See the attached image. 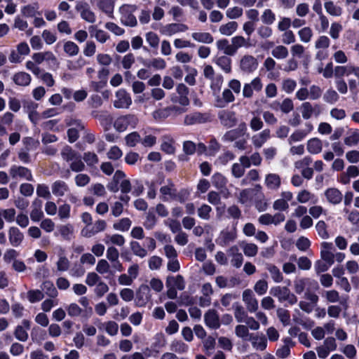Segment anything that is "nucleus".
<instances>
[{
    "instance_id": "1",
    "label": "nucleus",
    "mask_w": 359,
    "mask_h": 359,
    "mask_svg": "<svg viewBox=\"0 0 359 359\" xmlns=\"http://www.w3.org/2000/svg\"><path fill=\"white\" fill-rule=\"evenodd\" d=\"M151 299L150 288L146 284H142L136 290L135 303L137 307H144Z\"/></svg>"
},
{
    "instance_id": "2",
    "label": "nucleus",
    "mask_w": 359,
    "mask_h": 359,
    "mask_svg": "<svg viewBox=\"0 0 359 359\" xmlns=\"http://www.w3.org/2000/svg\"><path fill=\"white\" fill-rule=\"evenodd\" d=\"M135 9V6L123 5L120 8L122 16L121 22L126 26L131 27H135L137 24L136 17L132 13V11Z\"/></svg>"
},
{
    "instance_id": "3",
    "label": "nucleus",
    "mask_w": 359,
    "mask_h": 359,
    "mask_svg": "<svg viewBox=\"0 0 359 359\" xmlns=\"http://www.w3.org/2000/svg\"><path fill=\"white\" fill-rule=\"evenodd\" d=\"M117 100L114 102V106L117 109H128L132 104L130 95L124 88H121L116 92Z\"/></svg>"
},
{
    "instance_id": "4",
    "label": "nucleus",
    "mask_w": 359,
    "mask_h": 359,
    "mask_svg": "<svg viewBox=\"0 0 359 359\" xmlns=\"http://www.w3.org/2000/svg\"><path fill=\"white\" fill-rule=\"evenodd\" d=\"M212 121L211 114L208 112L196 111L186 116L184 123L187 125L205 123Z\"/></svg>"
},
{
    "instance_id": "5",
    "label": "nucleus",
    "mask_w": 359,
    "mask_h": 359,
    "mask_svg": "<svg viewBox=\"0 0 359 359\" xmlns=\"http://www.w3.org/2000/svg\"><path fill=\"white\" fill-rule=\"evenodd\" d=\"M67 126H75L74 128H71L67 130L68 141L70 143L75 142L79 137V131L84 129V126L81 121L77 119H72L67 122Z\"/></svg>"
},
{
    "instance_id": "6",
    "label": "nucleus",
    "mask_w": 359,
    "mask_h": 359,
    "mask_svg": "<svg viewBox=\"0 0 359 359\" xmlns=\"http://www.w3.org/2000/svg\"><path fill=\"white\" fill-rule=\"evenodd\" d=\"M221 123L226 128H232L237 124L238 119L236 112L229 110H222L218 114Z\"/></svg>"
},
{
    "instance_id": "7",
    "label": "nucleus",
    "mask_w": 359,
    "mask_h": 359,
    "mask_svg": "<svg viewBox=\"0 0 359 359\" xmlns=\"http://www.w3.org/2000/svg\"><path fill=\"white\" fill-rule=\"evenodd\" d=\"M137 118L134 115L128 114L118 117L114 123V127L118 132L125 131L128 127L132 124L135 123Z\"/></svg>"
},
{
    "instance_id": "8",
    "label": "nucleus",
    "mask_w": 359,
    "mask_h": 359,
    "mask_svg": "<svg viewBox=\"0 0 359 359\" xmlns=\"http://www.w3.org/2000/svg\"><path fill=\"white\" fill-rule=\"evenodd\" d=\"M9 173L13 179L20 177L28 181H33L31 170L24 166L13 165L9 170Z\"/></svg>"
},
{
    "instance_id": "9",
    "label": "nucleus",
    "mask_w": 359,
    "mask_h": 359,
    "mask_svg": "<svg viewBox=\"0 0 359 359\" xmlns=\"http://www.w3.org/2000/svg\"><path fill=\"white\" fill-rule=\"evenodd\" d=\"M258 62L257 59L249 55H244L240 62L241 69L246 73H252L257 69Z\"/></svg>"
},
{
    "instance_id": "10",
    "label": "nucleus",
    "mask_w": 359,
    "mask_h": 359,
    "mask_svg": "<svg viewBox=\"0 0 359 359\" xmlns=\"http://www.w3.org/2000/svg\"><path fill=\"white\" fill-rule=\"evenodd\" d=\"M204 321L207 327L217 330L221 325L219 315L215 309L208 310L204 315Z\"/></svg>"
},
{
    "instance_id": "11",
    "label": "nucleus",
    "mask_w": 359,
    "mask_h": 359,
    "mask_svg": "<svg viewBox=\"0 0 359 359\" xmlns=\"http://www.w3.org/2000/svg\"><path fill=\"white\" fill-rule=\"evenodd\" d=\"M76 10L81 12V17L84 20L93 23L96 18L95 13L90 10L88 4L86 2L78 3L76 6Z\"/></svg>"
},
{
    "instance_id": "12",
    "label": "nucleus",
    "mask_w": 359,
    "mask_h": 359,
    "mask_svg": "<svg viewBox=\"0 0 359 359\" xmlns=\"http://www.w3.org/2000/svg\"><path fill=\"white\" fill-rule=\"evenodd\" d=\"M243 300L246 304L248 310L251 312H255L258 309V302L255 298L252 292L250 290H245L243 293Z\"/></svg>"
},
{
    "instance_id": "13",
    "label": "nucleus",
    "mask_w": 359,
    "mask_h": 359,
    "mask_svg": "<svg viewBox=\"0 0 359 359\" xmlns=\"http://www.w3.org/2000/svg\"><path fill=\"white\" fill-rule=\"evenodd\" d=\"M325 196L329 203L333 205L339 204L343 199L342 193L337 188H328L325 191Z\"/></svg>"
},
{
    "instance_id": "14",
    "label": "nucleus",
    "mask_w": 359,
    "mask_h": 359,
    "mask_svg": "<svg viewBox=\"0 0 359 359\" xmlns=\"http://www.w3.org/2000/svg\"><path fill=\"white\" fill-rule=\"evenodd\" d=\"M8 237L11 244L14 247H18L21 244L24 235L18 227L12 226L9 229Z\"/></svg>"
},
{
    "instance_id": "15",
    "label": "nucleus",
    "mask_w": 359,
    "mask_h": 359,
    "mask_svg": "<svg viewBox=\"0 0 359 359\" xmlns=\"http://www.w3.org/2000/svg\"><path fill=\"white\" fill-rule=\"evenodd\" d=\"M321 246L323 249L320 252L321 258L325 261L329 266H331L334 262V255L329 250L332 248V243L323 242Z\"/></svg>"
},
{
    "instance_id": "16",
    "label": "nucleus",
    "mask_w": 359,
    "mask_h": 359,
    "mask_svg": "<svg viewBox=\"0 0 359 359\" xmlns=\"http://www.w3.org/2000/svg\"><path fill=\"white\" fill-rule=\"evenodd\" d=\"M236 238V232L222 230L220 232L219 237L216 240V243L217 245L224 247L228 245L230 242L233 241Z\"/></svg>"
},
{
    "instance_id": "17",
    "label": "nucleus",
    "mask_w": 359,
    "mask_h": 359,
    "mask_svg": "<svg viewBox=\"0 0 359 359\" xmlns=\"http://www.w3.org/2000/svg\"><path fill=\"white\" fill-rule=\"evenodd\" d=\"M166 287H174L179 290H182L185 287L184 280L182 275L178 274L177 276H169L167 277L165 282Z\"/></svg>"
},
{
    "instance_id": "18",
    "label": "nucleus",
    "mask_w": 359,
    "mask_h": 359,
    "mask_svg": "<svg viewBox=\"0 0 359 359\" xmlns=\"http://www.w3.org/2000/svg\"><path fill=\"white\" fill-rule=\"evenodd\" d=\"M235 100V97L231 90L229 88H225L222 93V98L217 97L216 99V107H224L226 104L232 102Z\"/></svg>"
},
{
    "instance_id": "19",
    "label": "nucleus",
    "mask_w": 359,
    "mask_h": 359,
    "mask_svg": "<svg viewBox=\"0 0 359 359\" xmlns=\"http://www.w3.org/2000/svg\"><path fill=\"white\" fill-rule=\"evenodd\" d=\"M306 149L310 154H318L323 149L322 141L318 137L311 138L307 142Z\"/></svg>"
},
{
    "instance_id": "20",
    "label": "nucleus",
    "mask_w": 359,
    "mask_h": 359,
    "mask_svg": "<svg viewBox=\"0 0 359 359\" xmlns=\"http://www.w3.org/2000/svg\"><path fill=\"white\" fill-rule=\"evenodd\" d=\"M13 81L18 86H27L30 83L32 78L28 73L20 72L13 75Z\"/></svg>"
},
{
    "instance_id": "21",
    "label": "nucleus",
    "mask_w": 359,
    "mask_h": 359,
    "mask_svg": "<svg viewBox=\"0 0 359 359\" xmlns=\"http://www.w3.org/2000/svg\"><path fill=\"white\" fill-rule=\"evenodd\" d=\"M188 29V26L183 23H170L165 26V32L170 36L177 32H186Z\"/></svg>"
},
{
    "instance_id": "22",
    "label": "nucleus",
    "mask_w": 359,
    "mask_h": 359,
    "mask_svg": "<svg viewBox=\"0 0 359 359\" xmlns=\"http://www.w3.org/2000/svg\"><path fill=\"white\" fill-rule=\"evenodd\" d=\"M68 191L69 187L64 181H55L52 185V192L56 196H63Z\"/></svg>"
},
{
    "instance_id": "23",
    "label": "nucleus",
    "mask_w": 359,
    "mask_h": 359,
    "mask_svg": "<svg viewBox=\"0 0 359 359\" xmlns=\"http://www.w3.org/2000/svg\"><path fill=\"white\" fill-rule=\"evenodd\" d=\"M236 334L244 340L257 339V337H254L252 334L249 333L248 327L245 325H238L235 329Z\"/></svg>"
},
{
    "instance_id": "24",
    "label": "nucleus",
    "mask_w": 359,
    "mask_h": 359,
    "mask_svg": "<svg viewBox=\"0 0 359 359\" xmlns=\"http://www.w3.org/2000/svg\"><path fill=\"white\" fill-rule=\"evenodd\" d=\"M97 7L109 16L114 12V1L113 0H99Z\"/></svg>"
},
{
    "instance_id": "25",
    "label": "nucleus",
    "mask_w": 359,
    "mask_h": 359,
    "mask_svg": "<svg viewBox=\"0 0 359 359\" xmlns=\"http://www.w3.org/2000/svg\"><path fill=\"white\" fill-rule=\"evenodd\" d=\"M289 290V288L287 287H280L275 286L271 288L269 293L275 297H278V300L280 302H285V298L286 297L287 293Z\"/></svg>"
},
{
    "instance_id": "26",
    "label": "nucleus",
    "mask_w": 359,
    "mask_h": 359,
    "mask_svg": "<svg viewBox=\"0 0 359 359\" xmlns=\"http://www.w3.org/2000/svg\"><path fill=\"white\" fill-rule=\"evenodd\" d=\"M231 46L232 51L235 55L237 52V50L242 47H249L250 44L245 40V39L242 36H236L231 39Z\"/></svg>"
},
{
    "instance_id": "27",
    "label": "nucleus",
    "mask_w": 359,
    "mask_h": 359,
    "mask_svg": "<svg viewBox=\"0 0 359 359\" xmlns=\"http://www.w3.org/2000/svg\"><path fill=\"white\" fill-rule=\"evenodd\" d=\"M191 36L195 41L205 43H211L214 41L213 36L208 32H194Z\"/></svg>"
},
{
    "instance_id": "28",
    "label": "nucleus",
    "mask_w": 359,
    "mask_h": 359,
    "mask_svg": "<svg viewBox=\"0 0 359 359\" xmlns=\"http://www.w3.org/2000/svg\"><path fill=\"white\" fill-rule=\"evenodd\" d=\"M57 231L63 239L70 241L71 236L74 233V227L70 224L60 225L57 226Z\"/></svg>"
},
{
    "instance_id": "29",
    "label": "nucleus",
    "mask_w": 359,
    "mask_h": 359,
    "mask_svg": "<svg viewBox=\"0 0 359 359\" xmlns=\"http://www.w3.org/2000/svg\"><path fill=\"white\" fill-rule=\"evenodd\" d=\"M238 28V23L236 21H231L226 24L222 25L219 27V32L222 34L231 36Z\"/></svg>"
},
{
    "instance_id": "30",
    "label": "nucleus",
    "mask_w": 359,
    "mask_h": 359,
    "mask_svg": "<svg viewBox=\"0 0 359 359\" xmlns=\"http://www.w3.org/2000/svg\"><path fill=\"white\" fill-rule=\"evenodd\" d=\"M42 290L45 291L46 294L51 297L55 298L57 296V290H56L54 284L50 280H45L41 285Z\"/></svg>"
},
{
    "instance_id": "31",
    "label": "nucleus",
    "mask_w": 359,
    "mask_h": 359,
    "mask_svg": "<svg viewBox=\"0 0 359 359\" xmlns=\"http://www.w3.org/2000/svg\"><path fill=\"white\" fill-rule=\"evenodd\" d=\"M270 130L269 129L264 130L259 133L258 137L254 136L252 138L253 144L256 148L261 147L263 144L269 137Z\"/></svg>"
},
{
    "instance_id": "32",
    "label": "nucleus",
    "mask_w": 359,
    "mask_h": 359,
    "mask_svg": "<svg viewBox=\"0 0 359 359\" xmlns=\"http://www.w3.org/2000/svg\"><path fill=\"white\" fill-rule=\"evenodd\" d=\"M265 183L269 189H277L280 185V178L276 174H269L266 177Z\"/></svg>"
},
{
    "instance_id": "33",
    "label": "nucleus",
    "mask_w": 359,
    "mask_h": 359,
    "mask_svg": "<svg viewBox=\"0 0 359 359\" xmlns=\"http://www.w3.org/2000/svg\"><path fill=\"white\" fill-rule=\"evenodd\" d=\"M216 64L226 73L231 72V59L227 56H221L217 60Z\"/></svg>"
},
{
    "instance_id": "34",
    "label": "nucleus",
    "mask_w": 359,
    "mask_h": 359,
    "mask_svg": "<svg viewBox=\"0 0 359 359\" xmlns=\"http://www.w3.org/2000/svg\"><path fill=\"white\" fill-rule=\"evenodd\" d=\"M93 115L99 120L100 125L104 128V130L110 129L113 123V118L109 114H100L97 116L94 115V112L93 113Z\"/></svg>"
},
{
    "instance_id": "35",
    "label": "nucleus",
    "mask_w": 359,
    "mask_h": 359,
    "mask_svg": "<svg viewBox=\"0 0 359 359\" xmlns=\"http://www.w3.org/2000/svg\"><path fill=\"white\" fill-rule=\"evenodd\" d=\"M266 269L270 272L274 282L280 283L283 281V274L276 265L269 264L266 266Z\"/></svg>"
},
{
    "instance_id": "36",
    "label": "nucleus",
    "mask_w": 359,
    "mask_h": 359,
    "mask_svg": "<svg viewBox=\"0 0 359 359\" xmlns=\"http://www.w3.org/2000/svg\"><path fill=\"white\" fill-rule=\"evenodd\" d=\"M326 11L331 15L339 16L341 15L342 9L341 7L336 6L333 1H327L324 4Z\"/></svg>"
},
{
    "instance_id": "37",
    "label": "nucleus",
    "mask_w": 359,
    "mask_h": 359,
    "mask_svg": "<svg viewBox=\"0 0 359 359\" xmlns=\"http://www.w3.org/2000/svg\"><path fill=\"white\" fill-rule=\"evenodd\" d=\"M212 182L216 188L222 189L226 187L227 180L221 173L216 172L212 177Z\"/></svg>"
},
{
    "instance_id": "38",
    "label": "nucleus",
    "mask_w": 359,
    "mask_h": 359,
    "mask_svg": "<svg viewBox=\"0 0 359 359\" xmlns=\"http://www.w3.org/2000/svg\"><path fill=\"white\" fill-rule=\"evenodd\" d=\"M142 63L148 67L151 65L156 69H163L166 67V62L164 59L161 57L154 58L151 64L148 63L147 60H143Z\"/></svg>"
},
{
    "instance_id": "39",
    "label": "nucleus",
    "mask_w": 359,
    "mask_h": 359,
    "mask_svg": "<svg viewBox=\"0 0 359 359\" xmlns=\"http://www.w3.org/2000/svg\"><path fill=\"white\" fill-rule=\"evenodd\" d=\"M217 46L219 50H224V53L227 55H233L232 51V46L229 45V41L226 39H219L217 41Z\"/></svg>"
},
{
    "instance_id": "40",
    "label": "nucleus",
    "mask_w": 359,
    "mask_h": 359,
    "mask_svg": "<svg viewBox=\"0 0 359 359\" xmlns=\"http://www.w3.org/2000/svg\"><path fill=\"white\" fill-rule=\"evenodd\" d=\"M39 8V4L37 2L33 4H29L22 8V14L27 18L34 17L36 14V10Z\"/></svg>"
},
{
    "instance_id": "41",
    "label": "nucleus",
    "mask_w": 359,
    "mask_h": 359,
    "mask_svg": "<svg viewBox=\"0 0 359 359\" xmlns=\"http://www.w3.org/2000/svg\"><path fill=\"white\" fill-rule=\"evenodd\" d=\"M64 51L69 56H74L79 53V48L74 42L68 41L64 44Z\"/></svg>"
},
{
    "instance_id": "42",
    "label": "nucleus",
    "mask_w": 359,
    "mask_h": 359,
    "mask_svg": "<svg viewBox=\"0 0 359 359\" xmlns=\"http://www.w3.org/2000/svg\"><path fill=\"white\" fill-rule=\"evenodd\" d=\"M125 140L127 146L133 147L140 142L141 137L137 132H132L125 137Z\"/></svg>"
},
{
    "instance_id": "43",
    "label": "nucleus",
    "mask_w": 359,
    "mask_h": 359,
    "mask_svg": "<svg viewBox=\"0 0 359 359\" xmlns=\"http://www.w3.org/2000/svg\"><path fill=\"white\" fill-rule=\"evenodd\" d=\"M131 224V220L128 217H125L120 219L118 222L114 223L113 227L116 230L127 231L130 229Z\"/></svg>"
},
{
    "instance_id": "44",
    "label": "nucleus",
    "mask_w": 359,
    "mask_h": 359,
    "mask_svg": "<svg viewBox=\"0 0 359 359\" xmlns=\"http://www.w3.org/2000/svg\"><path fill=\"white\" fill-rule=\"evenodd\" d=\"M166 340L163 333H157L154 337V341L151 344L153 350H157L165 346ZM158 352V351H156Z\"/></svg>"
},
{
    "instance_id": "45",
    "label": "nucleus",
    "mask_w": 359,
    "mask_h": 359,
    "mask_svg": "<svg viewBox=\"0 0 359 359\" xmlns=\"http://www.w3.org/2000/svg\"><path fill=\"white\" fill-rule=\"evenodd\" d=\"M195 302L194 297H191L187 292H183L180 294L178 304L180 306H191L194 304Z\"/></svg>"
},
{
    "instance_id": "46",
    "label": "nucleus",
    "mask_w": 359,
    "mask_h": 359,
    "mask_svg": "<svg viewBox=\"0 0 359 359\" xmlns=\"http://www.w3.org/2000/svg\"><path fill=\"white\" fill-rule=\"evenodd\" d=\"M130 248H131L133 252L136 256H138V257L142 258L147 255V250L144 248H142V246L137 241H133L130 242Z\"/></svg>"
},
{
    "instance_id": "47",
    "label": "nucleus",
    "mask_w": 359,
    "mask_h": 359,
    "mask_svg": "<svg viewBox=\"0 0 359 359\" xmlns=\"http://www.w3.org/2000/svg\"><path fill=\"white\" fill-rule=\"evenodd\" d=\"M31 337L33 341H40L46 338V332L39 327H34L32 330Z\"/></svg>"
},
{
    "instance_id": "48",
    "label": "nucleus",
    "mask_w": 359,
    "mask_h": 359,
    "mask_svg": "<svg viewBox=\"0 0 359 359\" xmlns=\"http://www.w3.org/2000/svg\"><path fill=\"white\" fill-rule=\"evenodd\" d=\"M44 297L43 292L39 290H30L27 292V298L31 303L38 302Z\"/></svg>"
},
{
    "instance_id": "49",
    "label": "nucleus",
    "mask_w": 359,
    "mask_h": 359,
    "mask_svg": "<svg viewBox=\"0 0 359 359\" xmlns=\"http://www.w3.org/2000/svg\"><path fill=\"white\" fill-rule=\"evenodd\" d=\"M189 346L182 341L174 340L171 344V350L179 353H183L187 352Z\"/></svg>"
},
{
    "instance_id": "50",
    "label": "nucleus",
    "mask_w": 359,
    "mask_h": 359,
    "mask_svg": "<svg viewBox=\"0 0 359 359\" xmlns=\"http://www.w3.org/2000/svg\"><path fill=\"white\" fill-rule=\"evenodd\" d=\"M61 154L62 158L65 159L67 161H70L74 159H76L79 155L75 151H74L69 146H66L62 151Z\"/></svg>"
},
{
    "instance_id": "51",
    "label": "nucleus",
    "mask_w": 359,
    "mask_h": 359,
    "mask_svg": "<svg viewBox=\"0 0 359 359\" xmlns=\"http://www.w3.org/2000/svg\"><path fill=\"white\" fill-rule=\"evenodd\" d=\"M316 229L320 238L323 239H327L329 238V233L327 231V224L325 221H318L316 225Z\"/></svg>"
},
{
    "instance_id": "52",
    "label": "nucleus",
    "mask_w": 359,
    "mask_h": 359,
    "mask_svg": "<svg viewBox=\"0 0 359 359\" xmlns=\"http://www.w3.org/2000/svg\"><path fill=\"white\" fill-rule=\"evenodd\" d=\"M272 55L277 59H283L288 55V50L283 46H278L272 50Z\"/></svg>"
},
{
    "instance_id": "53",
    "label": "nucleus",
    "mask_w": 359,
    "mask_h": 359,
    "mask_svg": "<svg viewBox=\"0 0 359 359\" xmlns=\"http://www.w3.org/2000/svg\"><path fill=\"white\" fill-rule=\"evenodd\" d=\"M339 97L337 93L332 88L328 89L323 96L324 100L330 104L336 102L339 100Z\"/></svg>"
},
{
    "instance_id": "54",
    "label": "nucleus",
    "mask_w": 359,
    "mask_h": 359,
    "mask_svg": "<svg viewBox=\"0 0 359 359\" xmlns=\"http://www.w3.org/2000/svg\"><path fill=\"white\" fill-rule=\"evenodd\" d=\"M22 142L27 151L36 149L40 144V142L38 140H34L32 137H24Z\"/></svg>"
},
{
    "instance_id": "55",
    "label": "nucleus",
    "mask_w": 359,
    "mask_h": 359,
    "mask_svg": "<svg viewBox=\"0 0 359 359\" xmlns=\"http://www.w3.org/2000/svg\"><path fill=\"white\" fill-rule=\"evenodd\" d=\"M255 208L259 212H264L268 208V203L264 200V195L263 193H261V196H258L255 201Z\"/></svg>"
},
{
    "instance_id": "56",
    "label": "nucleus",
    "mask_w": 359,
    "mask_h": 359,
    "mask_svg": "<svg viewBox=\"0 0 359 359\" xmlns=\"http://www.w3.org/2000/svg\"><path fill=\"white\" fill-rule=\"evenodd\" d=\"M57 119L49 120L43 122L41 125V127L43 130H51L54 132H60V128H59V126H57Z\"/></svg>"
},
{
    "instance_id": "57",
    "label": "nucleus",
    "mask_w": 359,
    "mask_h": 359,
    "mask_svg": "<svg viewBox=\"0 0 359 359\" xmlns=\"http://www.w3.org/2000/svg\"><path fill=\"white\" fill-rule=\"evenodd\" d=\"M277 315L280 320L284 325H287L290 321V313L288 310L283 309H278L277 310Z\"/></svg>"
},
{
    "instance_id": "58",
    "label": "nucleus",
    "mask_w": 359,
    "mask_h": 359,
    "mask_svg": "<svg viewBox=\"0 0 359 359\" xmlns=\"http://www.w3.org/2000/svg\"><path fill=\"white\" fill-rule=\"evenodd\" d=\"M306 135L307 133L305 130H297L290 136L289 143L292 144V142L302 141Z\"/></svg>"
},
{
    "instance_id": "59",
    "label": "nucleus",
    "mask_w": 359,
    "mask_h": 359,
    "mask_svg": "<svg viewBox=\"0 0 359 359\" xmlns=\"http://www.w3.org/2000/svg\"><path fill=\"white\" fill-rule=\"evenodd\" d=\"M299 36L302 41L307 43L310 41L313 35L312 30L310 27H306L301 29L299 32Z\"/></svg>"
},
{
    "instance_id": "60",
    "label": "nucleus",
    "mask_w": 359,
    "mask_h": 359,
    "mask_svg": "<svg viewBox=\"0 0 359 359\" xmlns=\"http://www.w3.org/2000/svg\"><path fill=\"white\" fill-rule=\"evenodd\" d=\"M146 40L152 48H157L159 43V37L154 32H149L146 34Z\"/></svg>"
},
{
    "instance_id": "61",
    "label": "nucleus",
    "mask_w": 359,
    "mask_h": 359,
    "mask_svg": "<svg viewBox=\"0 0 359 359\" xmlns=\"http://www.w3.org/2000/svg\"><path fill=\"white\" fill-rule=\"evenodd\" d=\"M15 337L21 341H26L28 339V334L24 327L21 325H18L14 332Z\"/></svg>"
},
{
    "instance_id": "62",
    "label": "nucleus",
    "mask_w": 359,
    "mask_h": 359,
    "mask_svg": "<svg viewBox=\"0 0 359 359\" xmlns=\"http://www.w3.org/2000/svg\"><path fill=\"white\" fill-rule=\"evenodd\" d=\"M190 191L187 189H181L177 194L172 195L173 200H177L181 203H184L189 197Z\"/></svg>"
},
{
    "instance_id": "63",
    "label": "nucleus",
    "mask_w": 359,
    "mask_h": 359,
    "mask_svg": "<svg viewBox=\"0 0 359 359\" xmlns=\"http://www.w3.org/2000/svg\"><path fill=\"white\" fill-rule=\"evenodd\" d=\"M276 20L275 14L271 9H266L262 15V20L266 25H271Z\"/></svg>"
},
{
    "instance_id": "64",
    "label": "nucleus",
    "mask_w": 359,
    "mask_h": 359,
    "mask_svg": "<svg viewBox=\"0 0 359 359\" xmlns=\"http://www.w3.org/2000/svg\"><path fill=\"white\" fill-rule=\"evenodd\" d=\"M123 155L121 149L117 146H113L111 147L107 153V157L111 160H118Z\"/></svg>"
}]
</instances>
